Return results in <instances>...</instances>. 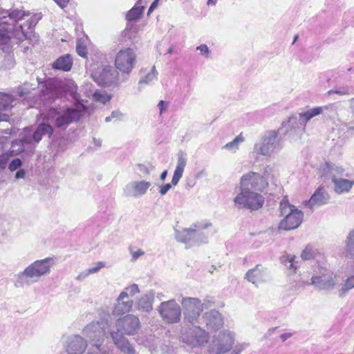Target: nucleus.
<instances>
[{
	"mask_svg": "<svg viewBox=\"0 0 354 354\" xmlns=\"http://www.w3.org/2000/svg\"><path fill=\"white\" fill-rule=\"evenodd\" d=\"M53 132V129L51 124L46 123V122H43L41 123L37 128V129L32 133V130L29 127H26L24 129V134L30 136L31 138V143L34 141L36 143H38L44 136H48V137Z\"/></svg>",
	"mask_w": 354,
	"mask_h": 354,
	"instance_id": "obj_19",
	"label": "nucleus"
},
{
	"mask_svg": "<svg viewBox=\"0 0 354 354\" xmlns=\"http://www.w3.org/2000/svg\"><path fill=\"white\" fill-rule=\"evenodd\" d=\"M30 144V136H28L24 133V136L21 140H16L12 142V150L8 151V152H10V153L12 154V156L18 155L25 151V149L28 147V145Z\"/></svg>",
	"mask_w": 354,
	"mask_h": 354,
	"instance_id": "obj_28",
	"label": "nucleus"
},
{
	"mask_svg": "<svg viewBox=\"0 0 354 354\" xmlns=\"http://www.w3.org/2000/svg\"><path fill=\"white\" fill-rule=\"evenodd\" d=\"M354 288V274L348 277L340 284L338 289V295L339 297H345L347 293Z\"/></svg>",
	"mask_w": 354,
	"mask_h": 354,
	"instance_id": "obj_33",
	"label": "nucleus"
},
{
	"mask_svg": "<svg viewBox=\"0 0 354 354\" xmlns=\"http://www.w3.org/2000/svg\"><path fill=\"white\" fill-rule=\"evenodd\" d=\"M180 303L184 322L189 324L197 322L204 308L211 306L210 301L202 302L196 297H183Z\"/></svg>",
	"mask_w": 354,
	"mask_h": 354,
	"instance_id": "obj_11",
	"label": "nucleus"
},
{
	"mask_svg": "<svg viewBox=\"0 0 354 354\" xmlns=\"http://www.w3.org/2000/svg\"><path fill=\"white\" fill-rule=\"evenodd\" d=\"M151 183L146 180H133L126 185L124 189V192L126 196L139 198L145 195Z\"/></svg>",
	"mask_w": 354,
	"mask_h": 354,
	"instance_id": "obj_18",
	"label": "nucleus"
},
{
	"mask_svg": "<svg viewBox=\"0 0 354 354\" xmlns=\"http://www.w3.org/2000/svg\"><path fill=\"white\" fill-rule=\"evenodd\" d=\"M60 8H66L69 2V0H53Z\"/></svg>",
	"mask_w": 354,
	"mask_h": 354,
	"instance_id": "obj_56",
	"label": "nucleus"
},
{
	"mask_svg": "<svg viewBox=\"0 0 354 354\" xmlns=\"http://www.w3.org/2000/svg\"><path fill=\"white\" fill-rule=\"evenodd\" d=\"M322 107H327L326 109H325V111H328V112H335L336 111V109H335V104H328V105H326V106H323Z\"/></svg>",
	"mask_w": 354,
	"mask_h": 354,
	"instance_id": "obj_59",
	"label": "nucleus"
},
{
	"mask_svg": "<svg viewBox=\"0 0 354 354\" xmlns=\"http://www.w3.org/2000/svg\"><path fill=\"white\" fill-rule=\"evenodd\" d=\"M66 95L71 96L75 100L80 102V96L77 93V86L74 81L67 80L61 84Z\"/></svg>",
	"mask_w": 354,
	"mask_h": 354,
	"instance_id": "obj_32",
	"label": "nucleus"
},
{
	"mask_svg": "<svg viewBox=\"0 0 354 354\" xmlns=\"http://www.w3.org/2000/svg\"><path fill=\"white\" fill-rule=\"evenodd\" d=\"M43 95L45 96V95H48V98H50L51 97H54V94L53 93L52 91H51V85L50 84H47V87H46V91H43Z\"/></svg>",
	"mask_w": 354,
	"mask_h": 354,
	"instance_id": "obj_55",
	"label": "nucleus"
},
{
	"mask_svg": "<svg viewBox=\"0 0 354 354\" xmlns=\"http://www.w3.org/2000/svg\"><path fill=\"white\" fill-rule=\"evenodd\" d=\"M234 343V333L225 330L219 333L212 341L209 352L213 354H223L230 351Z\"/></svg>",
	"mask_w": 354,
	"mask_h": 354,
	"instance_id": "obj_15",
	"label": "nucleus"
},
{
	"mask_svg": "<svg viewBox=\"0 0 354 354\" xmlns=\"http://www.w3.org/2000/svg\"><path fill=\"white\" fill-rule=\"evenodd\" d=\"M350 107L352 111L354 113V98L350 100Z\"/></svg>",
	"mask_w": 354,
	"mask_h": 354,
	"instance_id": "obj_64",
	"label": "nucleus"
},
{
	"mask_svg": "<svg viewBox=\"0 0 354 354\" xmlns=\"http://www.w3.org/2000/svg\"><path fill=\"white\" fill-rule=\"evenodd\" d=\"M212 225L209 221H198L194 223V236L193 245H199L207 242V236L202 232L203 230L208 228Z\"/></svg>",
	"mask_w": 354,
	"mask_h": 354,
	"instance_id": "obj_23",
	"label": "nucleus"
},
{
	"mask_svg": "<svg viewBox=\"0 0 354 354\" xmlns=\"http://www.w3.org/2000/svg\"><path fill=\"white\" fill-rule=\"evenodd\" d=\"M281 262L290 270L295 271L297 269V262L295 261V256L294 255H283L281 257Z\"/></svg>",
	"mask_w": 354,
	"mask_h": 354,
	"instance_id": "obj_37",
	"label": "nucleus"
},
{
	"mask_svg": "<svg viewBox=\"0 0 354 354\" xmlns=\"http://www.w3.org/2000/svg\"><path fill=\"white\" fill-rule=\"evenodd\" d=\"M111 116L114 120H122L123 118V114L120 111H113Z\"/></svg>",
	"mask_w": 354,
	"mask_h": 354,
	"instance_id": "obj_51",
	"label": "nucleus"
},
{
	"mask_svg": "<svg viewBox=\"0 0 354 354\" xmlns=\"http://www.w3.org/2000/svg\"><path fill=\"white\" fill-rule=\"evenodd\" d=\"M105 267V263L103 261H98L93 267L87 269L90 274L97 273L101 268Z\"/></svg>",
	"mask_w": 354,
	"mask_h": 354,
	"instance_id": "obj_47",
	"label": "nucleus"
},
{
	"mask_svg": "<svg viewBox=\"0 0 354 354\" xmlns=\"http://www.w3.org/2000/svg\"><path fill=\"white\" fill-rule=\"evenodd\" d=\"M93 100L102 104H105L109 102L111 96L103 91H96L93 95Z\"/></svg>",
	"mask_w": 354,
	"mask_h": 354,
	"instance_id": "obj_38",
	"label": "nucleus"
},
{
	"mask_svg": "<svg viewBox=\"0 0 354 354\" xmlns=\"http://www.w3.org/2000/svg\"><path fill=\"white\" fill-rule=\"evenodd\" d=\"M297 117L292 116L289 118L288 123L293 125L297 122Z\"/></svg>",
	"mask_w": 354,
	"mask_h": 354,
	"instance_id": "obj_62",
	"label": "nucleus"
},
{
	"mask_svg": "<svg viewBox=\"0 0 354 354\" xmlns=\"http://www.w3.org/2000/svg\"><path fill=\"white\" fill-rule=\"evenodd\" d=\"M328 200V194L322 188L317 189L308 201L306 202V205L310 208L317 207L326 204Z\"/></svg>",
	"mask_w": 354,
	"mask_h": 354,
	"instance_id": "obj_24",
	"label": "nucleus"
},
{
	"mask_svg": "<svg viewBox=\"0 0 354 354\" xmlns=\"http://www.w3.org/2000/svg\"><path fill=\"white\" fill-rule=\"evenodd\" d=\"M148 0H139L133 8L127 14L126 18L128 21H133L139 19L145 10V4Z\"/></svg>",
	"mask_w": 354,
	"mask_h": 354,
	"instance_id": "obj_29",
	"label": "nucleus"
},
{
	"mask_svg": "<svg viewBox=\"0 0 354 354\" xmlns=\"http://www.w3.org/2000/svg\"><path fill=\"white\" fill-rule=\"evenodd\" d=\"M217 3V1L216 0H207V4L208 6H216Z\"/></svg>",
	"mask_w": 354,
	"mask_h": 354,
	"instance_id": "obj_63",
	"label": "nucleus"
},
{
	"mask_svg": "<svg viewBox=\"0 0 354 354\" xmlns=\"http://www.w3.org/2000/svg\"><path fill=\"white\" fill-rule=\"evenodd\" d=\"M337 283V274L326 266L319 267L311 277L310 284L319 290L332 291Z\"/></svg>",
	"mask_w": 354,
	"mask_h": 354,
	"instance_id": "obj_9",
	"label": "nucleus"
},
{
	"mask_svg": "<svg viewBox=\"0 0 354 354\" xmlns=\"http://www.w3.org/2000/svg\"><path fill=\"white\" fill-rule=\"evenodd\" d=\"M344 253L346 257L354 259V229L351 230L346 237Z\"/></svg>",
	"mask_w": 354,
	"mask_h": 354,
	"instance_id": "obj_31",
	"label": "nucleus"
},
{
	"mask_svg": "<svg viewBox=\"0 0 354 354\" xmlns=\"http://www.w3.org/2000/svg\"><path fill=\"white\" fill-rule=\"evenodd\" d=\"M158 72L153 66L151 71L149 72L145 77H143L140 81L139 84H149L157 78Z\"/></svg>",
	"mask_w": 354,
	"mask_h": 354,
	"instance_id": "obj_40",
	"label": "nucleus"
},
{
	"mask_svg": "<svg viewBox=\"0 0 354 354\" xmlns=\"http://www.w3.org/2000/svg\"><path fill=\"white\" fill-rule=\"evenodd\" d=\"M140 292L138 286L136 283H132L120 292V299H129Z\"/></svg>",
	"mask_w": 354,
	"mask_h": 354,
	"instance_id": "obj_34",
	"label": "nucleus"
},
{
	"mask_svg": "<svg viewBox=\"0 0 354 354\" xmlns=\"http://www.w3.org/2000/svg\"><path fill=\"white\" fill-rule=\"evenodd\" d=\"M12 156V154L8 151L0 154V175L8 166V161Z\"/></svg>",
	"mask_w": 354,
	"mask_h": 354,
	"instance_id": "obj_41",
	"label": "nucleus"
},
{
	"mask_svg": "<svg viewBox=\"0 0 354 354\" xmlns=\"http://www.w3.org/2000/svg\"><path fill=\"white\" fill-rule=\"evenodd\" d=\"M243 141V136L242 134H239L232 142L225 144L223 148L231 151L236 152L239 149V144Z\"/></svg>",
	"mask_w": 354,
	"mask_h": 354,
	"instance_id": "obj_36",
	"label": "nucleus"
},
{
	"mask_svg": "<svg viewBox=\"0 0 354 354\" xmlns=\"http://www.w3.org/2000/svg\"><path fill=\"white\" fill-rule=\"evenodd\" d=\"M313 257L314 251L310 246H307L301 254V258L304 260H309Z\"/></svg>",
	"mask_w": 354,
	"mask_h": 354,
	"instance_id": "obj_43",
	"label": "nucleus"
},
{
	"mask_svg": "<svg viewBox=\"0 0 354 354\" xmlns=\"http://www.w3.org/2000/svg\"><path fill=\"white\" fill-rule=\"evenodd\" d=\"M90 274V273H88V270H86L84 271H82L76 277V279L77 281H83L84 279H85L88 275Z\"/></svg>",
	"mask_w": 354,
	"mask_h": 354,
	"instance_id": "obj_53",
	"label": "nucleus"
},
{
	"mask_svg": "<svg viewBox=\"0 0 354 354\" xmlns=\"http://www.w3.org/2000/svg\"><path fill=\"white\" fill-rule=\"evenodd\" d=\"M155 292L153 290H148L138 297L135 301L136 309L142 313H149L153 309Z\"/></svg>",
	"mask_w": 354,
	"mask_h": 354,
	"instance_id": "obj_21",
	"label": "nucleus"
},
{
	"mask_svg": "<svg viewBox=\"0 0 354 354\" xmlns=\"http://www.w3.org/2000/svg\"><path fill=\"white\" fill-rule=\"evenodd\" d=\"M333 93H336V94H338V95H349L350 94L349 89L348 88H346V87L337 88L331 89V90L328 91V95H332Z\"/></svg>",
	"mask_w": 354,
	"mask_h": 354,
	"instance_id": "obj_45",
	"label": "nucleus"
},
{
	"mask_svg": "<svg viewBox=\"0 0 354 354\" xmlns=\"http://www.w3.org/2000/svg\"><path fill=\"white\" fill-rule=\"evenodd\" d=\"M41 13L31 15L23 10L0 8V44L15 43L29 39L33 28L41 19Z\"/></svg>",
	"mask_w": 354,
	"mask_h": 354,
	"instance_id": "obj_1",
	"label": "nucleus"
},
{
	"mask_svg": "<svg viewBox=\"0 0 354 354\" xmlns=\"http://www.w3.org/2000/svg\"><path fill=\"white\" fill-rule=\"evenodd\" d=\"M26 176V171L23 169H19L17 171L15 178L18 180L19 179H24Z\"/></svg>",
	"mask_w": 354,
	"mask_h": 354,
	"instance_id": "obj_50",
	"label": "nucleus"
},
{
	"mask_svg": "<svg viewBox=\"0 0 354 354\" xmlns=\"http://www.w3.org/2000/svg\"><path fill=\"white\" fill-rule=\"evenodd\" d=\"M281 149L278 132L274 130L266 131L254 146V151L263 156H271Z\"/></svg>",
	"mask_w": 354,
	"mask_h": 354,
	"instance_id": "obj_10",
	"label": "nucleus"
},
{
	"mask_svg": "<svg viewBox=\"0 0 354 354\" xmlns=\"http://www.w3.org/2000/svg\"><path fill=\"white\" fill-rule=\"evenodd\" d=\"M136 62L137 55L132 48H123L115 54V66L122 74L129 75Z\"/></svg>",
	"mask_w": 354,
	"mask_h": 354,
	"instance_id": "obj_13",
	"label": "nucleus"
},
{
	"mask_svg": "<svg viewBox=\"0 0 354 354\" xmlns=\"http://www.w3.org/2000/svg\"><path fill=\"white\" fill-rule=\"evenodd\" d=\"M158 311L162 320L168 324H176L180 321L182 310L175 299L162 302Z\"/></svg>",
	"mask_w": 354,
	"mask_h": 354,
	"instance_id": "obj_14",
	"label": "nucleus"
},
{
	"mask_svg": "<svg viewBox=\"0 0 354 354\" xmlns=\"http://www.w3.org/2000/svg\"><path fill=\"white\" fill-rule=\"evenodd\" d=\"M76 51L77 54L82 57H85L86 56L87 50L86 46L81 44L79 41L77 42L76 46Z\"/></svg>",
	"mask_w": 354,
	"mask_h": 354,
	"instance_id": "obj_48",
	"label": "nucleus"
},
{
	"mask_svg": "<svg viewBox=\"0 0 354 354\" xmlns=\"http://www.w3.org/2000/svg\"><path fill=\"white\" fill-rule=\"evenodd\" d=\"M182 342L192 348H197L207 343L209 335L204 329L198 326L183 327L181 329Z\"/></svg>",
	"mask_w": 354,
	"mask_h": 354,
	"instance_id": "obj_12",
	"label": "nucleus"
},
{
	"mask_svg": "<svg viewBox=\"0 0 354 354\" xmlns=\"http://www.w3.org/2000/svg\"><path fill=\"white\" fill-rule=\"evenodd\" d=\"M327 107H314L299 114V122L301 127L304 129L307 122L315 116L325 112Z\"/></svg>",
	"mask_w": 354,
	"mask_h": 354,
	"instance_id": "obj_26",
	"label": "nucleus"
},
{
	"mask_svg": "<svg viewBox=\"0 0 354 354\" xmlns=\"http://www.w3.org/2000/svg\"><path fill=\"white\" fill-rule=\"evenodd\" d=\"M86 106L82 103H77L74 106H62L50 109L44 120L53 124L55 127L65 129L71 124L77 122L83 115Z\"/></svg>",
	"mask_w": 354,
	"mask_h": 354,
	"instance_id": "obj_5",
	"label": "nucleus"
},
{
	"mask_svg": "<svg viewBox=\"0 0 354 354\" xmlns=\"http://www.w3.org/2000/svg\"><path fill=\"white\" fill-rule=\"evenodd\" d=\"M21 166L22 161L18 158L13 159L9 164L8 163V169L12 172L17 171Z\"/></svg>",
	"mask_w": 354,
	"mask_h": 354,
	"instance_id": "obj_42",
	"label": "nucleus"
},
{
	"mask_svg": "<svg viewBox=\"0 0 354 354\" xmlns=\"http://www.w3.org/2000/svg\"><path fill=\"white\" fill-rule=\"evenodd\" d=\"M109 73L111 75L115 73V71L111 66H106L103 69L102 81L104 83L111 82L112 80L108 75Z\"/></svg>",
	"mask_w": 354,
	"mask_h": 354,
	"instance_id": "obj_44",
	"label": "nucleus"
},
{
	"mask_svg": "<svg viewBox=\"0 0 354 354\" xmlns=\"http://www.w3.org/2000/svg\"><path fill=\"white\" fill-rule=\"evenodd\" d=\"M73 66V59L70 55H65L57 59L53 64L54 69L69 71Z\"/></svg>",
	"mask_w": 354,
	"mask_h": 354,
	"instance_id": "obj_30",
	"label": "nucleus"
},
{
	"mask_svg": "<svg viewBox=\"0 0 354 354\" xmlns=\"http://www.w3.org/2000/svg\"><path fill=\"white\" fill-rule=\"evenodd\" d=\"M279 210L283 218L279 223V229L283 230H295L299 227L303 222V212L290 204L286 197L280 201Z\"/></svg>",
	"mask_w": 354,
	"mask_h": 354,
	"instance_id": "obj_7",
	"label": "nucleus"
},
{
	"mask_svg": "<svg viewBox=\"0 0 354 354\" xmlns=\"http://www.w3.org/2000/svg\"><path fill=\"white\" fill-rule=\"evenodd\" d=\"M204 322L207 328L218 330L223 325V318L221 314L215 310L207 312L203 316Z\"/></svg>",
	"mask_w": 354,
	"mask_h": 354,
	"instance_id": "obj_22",
	"label": "nucleus"
},
{
	"mask_svg": "<svg viewBox=\"0 0 354 354\" xmlns=\"http://www.w3.org/2000/svg\"><path fill=\"white\" fill-rule=\"evenodd\" d=\"M196 50H198L202 56L205 58H209L210 50L206 44H201L196 47Z\"/></svg>",
	"mask_w": 354,
	"mask_h": 354,
	"instance_id": "obj_46",
	"label": "nucleus"
},
{
	"mask_svg": "<svg viewBox=\"0 0 354 354\" xmlns=\"http://www.w3.org/2000/svg\"><path fill=\"white\" fill-rule=\"evenodd\" d=\"M268 187V179L261 174L249 171L243 174L234 190V206L239 209H260L265 203V197L262 193Z\"/></svg>",
	"mask_w": 354,
	"mask_h": 354,
	"instance_id": "obj_2",
	"label": "nucleus"
},
{
	"mask_svg": "<svg viewBox=\"0 0 354 354\" xmlns=\"http://www.w3.org/2000/svg\"><path fill=\"white\" fill-rule=\"evenodd\" d=\"M109 324L107 320L93 322L82 330V335L91 346H102L105 337L109 335Z\"/></svg>",
	"mask_w": 354,
	"mask_h": 354,
	"instance_id": "obj_8",
	"label": "nucleus"
},
{
	"mask_svg": "<svg viewBox=\"0 0 354 354\" xmlns=\"http://www.w3.org/2000/svg\"><path fill=\"white\" fill-rule=\"evenodd\" d=\"M160 0H154L151 5L150 6L148 10V15H149L158 6V2Z\"/></svg>",
	"mask_w": 354,
	"mask_h": 354,
	"instance_id": "obj_57",
	"label": "nucleus"
},
{
	"mask_svg": "<svg viewBox=\"0 0 354 354\" xmlns=\"http://www.w3.org/2000/svg\"><path fill=\"white\" fill-rule=\"evenodd\" d=\"M115 330H111L109 335L116 347L123 353L134 354L135 351L124 335H133L140 328V320L133 315H127L115 322Z\"/></svg>",
	"mask_w": 354,
	"mask_h": 354,
	"instance_id": "obj_3",
	"label": "nucleus"
},
{
	"mask_svg": "<svg viewBox=\"0 0 354 354\" xmlns=\"http://www.w3.org/2000/svg\"><path fill=\"white\" fill-rule=\"evenodd\" d=\"M33 90L35 88L32 86V84L26 82L17 88V93L20 97L25 100L30 97L31 91Z\"/></svg>",
	"mask_w": 354,
	"mask_h": 354,
	"instance_id": "obj_35",
	"label": "nucleus"
},
{
	"mask_svg": "<svg viewBox=\"0 0 354 354\" xmlns=\"http://www.w3.org/2000/svg\"><path fill=\"white\" fill-rule=\"evenodd\" d=\"M87 354H111L108 347L105 345L91 346Z\"/></svg>",
	"mask_w": 354,
	"mask_h": 354,
	"instance_id": "obj_39",
	"label": "nucleus"
},
{
	"mask_svg": "<svg viewBox=\"0 0 354 354\" xmlns=\"http://www.w3.org/2000/svg\"><path fill=\"white\" fill-rule=\"evenodd\" d=\"M248 346V344H247V343L240 344L236 346V347H238V348L239 350H241V351L245 350Z\"/></svg>",
	"mask_w": 354,
	"mask_h": 354,
	"instance_id": "obj_61",
	"label": "nucleus"
},
{
	"mask_svg": "<svg viewBox=\"0 0 354 354\" xmlns=\"http://www.w3.org/2000/svg\"><path fill=\"white\" fill-rule=\"evenodd\" d=\"M167 174H168L167 170H165V171H163L161 173L160 176V179L162 181H165V179H166V178H167Z\"/></svg>",
	"mask_w": 354,
	"mask_h": 354,
	"instance_id": "obj_60",
	"label": "nucleus"
},
{
	"mask_svg": "<svg viewBox=\"0 0 354 354\" xmlns=\"http://www.w3.org/2000/svg\"><path fill=\"white\" fill-rule=\"evenodd\" d=\"M137 168L144 175H149L151 171V169L145 164H138Z\"/></svg>",
	"mask_w": 354,
	"mask_h": 354,
	"instance_id": "obj_49",
	"label": "nucleus"
},
{
	"mask_svg": "<svg viewBox=\"0 0 354 354\" xmlns=\"http://www.w3.org/2000/svg\"><path fill=\"white\" fill-rule=\"evenodd\" d=\"M292 336V333H283L280 335V339L281 340L284 342H286L288 339H289L290 337H291Z\"/></svg>",
	"mask_w": 354,
	"mask_h": 354,
	"instance_id": "obj_58",
	"label": "nucleus"
},
{
	"mask_svg": "<svg viewBox=\"0 0 354 354\" xmlns=\"http://www.w3.org/2000/svg\"><path fill=\"white\" fill-rule=\"evenodd\" d=\"M54 264L55 261L51 257L33 261L15 275V286L22 288L37 283L41 277L50 274Z\"/></svg>",
	"mask_w": 354,
	"mask_h": 354,
	"instance_id": "obj_4",
	"label": "nucleus"
},
{
	"mask_svg": "<svg viewBox=\"0 0 354 354\" xmlns=\"http://www.w3.org/2000/svg\"><path fill=\"white\" fill-rule=\"evenodd\" d=\"M323 172L331 178L334 191L338 194L348 193L354 185V176L340 166L326 162L323 167Z\"/></svg>",
	"mask_w": 354,
	"mask_h": 354,
	"instance_id": "obj_6",
	"label": "nucleus"
},
{
	"mask_svg": "<svg viewBox=\"0 0 354 354\" xmlns=\"http://www.w3.org/2000/svg\"><path fill=\"white\" fill-rule=\"evenodd\" d=\"M168 103L160 100L158 104V107L160 110V113L162 114L164 111H165L167 109Z\"/></svg>",
	"mask_w": 354,
	"mask_h": 354,
	"instance_id": "obj_52",
	"label": "nucleus"
},
{
	"mask_svg": "<svg viewBox=\"0 0 354 354\" xmlns=\"http://www.w3.org/2000/svg\"><path fill=\"white\" fill-rule=\"evenodd\" d=\"M87 347V340L80 335H73L68 337L64 346L68 354H83Z\"/></svg>",
	"mask_w": 354,
	"mask_h": 354,
	"instance_id": "obj_17",
	"label": "nucleus"
},
{
	"mask_svg": "<svg viewBox=\"0 0 354 354\" xmlns=\"http://www.w3.org/2000/svg\"><path fill=\"white\" fill-rule=\"evenodd\" d=\"M194 236V224L189 227L183 228L182 230H175L176 239L181 243L193 245Z\"/></svg>",
	"mask_w": 354,
	"mask_h": 354,
	"instance_id": "obj_25",
	"label": "nucleus"
},
{
	"mask_svg": "<svg viewBox=\"0 0 354 354\" xmlns=\"http://www.w3.org/2000/svg\"><path fill=\"white\" fill-rule=\"evenodd\" d=\"M117 304L113 310L115 316L123 315L128 313L132 308L133 301L129 299H120V295L117 298Z\"/></svg>",
	"mask_w": 354,
	"mask_h": 354,
	"instance_id": "obj_27",
	"label": "nucleus"
},
{
	"mask_svg": "<svg viewBox=\"0 0 354 354\" xmlns=\"http://www.w3.org/2000/svg\"><path fill=\"white\" fill-rule=\"evenodd\" d=\"M266 269L260 264H257L254 268L248 270L245 274V279L256 286L264 282L266 279Z\"/></svg>",
	"mask_w": 354,
	"mask_h": 354,
	"instance_id": "obj_20",
	"label": "nucleus"
},
{
	"mask_svg": "<svg viewBox=\"0 0 354 354\" xmlns=\"http://www.w3.org/2000/svg\"><path fill=\"white\" fill-rule=\"evenodd\" d=\"M145 252L141 249L138 250L137 251L133 252L132 254V261H136L140 257L144 255Z\"/></svg>",
	"mask_w": 354,
	"mask_h": 354,
	"instance_id": "obj_54",
	"label": "nucleus"
},
{
	"mask_svg": "<svg viewBox=\"0 0 354 354\" xmlns=\"http://www.w3.org/2000/svg\"><path fill=\"white\" fill-rule=\"evenodd\" d=\"M187 163V158L186 154L182 151H179L171 183L158 185V192L161 196H165L169 190L172 188V187H175L178 185L179 180L183 176Z\"/></svg>",
	"mask_w": 354,
	"mask_h": 354,
	"instance_id": "obj_16",
	"label": "nucleus"
}]
</instances>
